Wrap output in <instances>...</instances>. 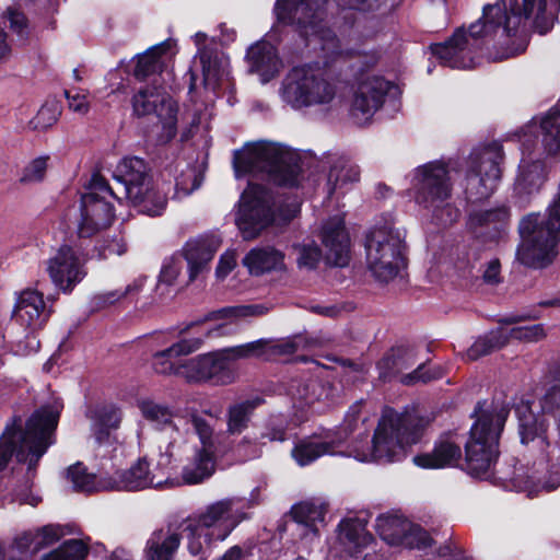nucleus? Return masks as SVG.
<instances>
[{"label":"nucleus","mask_w":560,"mask_h":560,"mask_svg":"<svg viewBox=\"0 0 560 560\" xmlns=\"http://www.w3.org/2000/svg\"><path fill=\"white\" fill-rule=\"evenodd\" d=\"M560 0H523L522 8L517 0H498L483 8L482 16L465 32L458 30L452 38L443 44L431 46L432 54L451 68L467 69L475 65L474 50L483 39L497 35L510 36L522 21L532 20L540 34L548 32L556 19Z\"/></svg>","instance_id":"obj_1"},{"label":"nucleus","mask_w":560,"mask_h":560,"mask_svg":"<svg viewBox=\"0 0 560 560\" xmlns=\"http://www.w3.org/2000/svg\"><path fill=\"white\" fill-rule=\"evenodd\" d=\"M60 412L51 406L36 409L22 427L20 417H13L0 435V474L12 458L27 465V476L34 478L42 457L56 443Z\"/></svg>","instance_id":"obj_2"},{"label":"nucleus","mask_w":560,"mask_h":560,"mask_svg":"<svg viewBox=\"0 0 560 560\" xmlns=\"http://www.w3.org/2000/svg\"><path fill=\"white\" fill-rule=\"evenodd\" d=\"M511 411L510 402L493 399L477 401L472 418H476L465 444V457L459 467L469 476L488 479L494 475L500 451L499 441Z\"/></svg>","instance_id":"obj_3"},{"label":"nucleus","mask_w":560,"mask_h":560,"mask_svg":"<svg viewBox=\"0 0 560 560\" xmlns=\"http://www.w3.org/2000/svg\"><path fill=\"white\" fill-rule=\"evenodd\" d=\"M252 506L249 500L231 497L208 504L183 520L179 528L187 539L189 553L206 559L215 542L225 540L242 521L249 517L243 510Z\"/></svg>","instance_id":"obj_4"},{"label":"nucleus","mask_w":560,"mask_h":560,"mask_svg":"<svg viewBox=\"0 0 560 560\" xmlns=\"http://www.w3.org/2000/svg\"><path fill=\"white\" fill-rule=\"evenodd\" d=\"M235 176L266 174L279 185H293L299 174L298 155L289 148L271 141L245 144L234 153Z\"/></svg>","instance_id":"obj_5"},{"label":"nucleus","mask_w":560,"mask_h":560,"mask_svg":"<svg viewBox=\"0 0 560 560\" xmlns=\"http://www.w3.org/2000/svg\"><path fill=\"white\" fill-rule=\"evenodd\" d=\"M324 3L325 0H278L275 11L280 22L296 25L301 35L320 45L328 61H335L352 51L343 48L335 34L322 25Z\"/></svg>","instance_id":"obj_6"},{"label":"nucleus","mask_w":560,"mask_h":560,"mask_svg":"<svg viewBox=\"0 0 560 560\" xmlns=\"http://www.w3.org/2000/svg\"><path fill=\"white\" fill-rule=\"evenodd\" d=\"M272 197L268 190L257 185H249L241 196L235 224L246 241L257 238L271 224H285L300 212L295 200L281 206L277 212L271 210Z\"/></svg>","instance_id":"obj_7"},{"label":"nucleus","mask_w":560,"mask_h":560,"mask_svg":"<svg viewBox=\"0 0 560 560\" xmlns=\"http://www.w3.org/2000/svg\"><path fill=\"white\" fill-rule=\"evenodd\" d=\"M452 188L447 165L442 161L425 163L412 173L411 191L416 203L431 211L443 224H450L457 218V210L448 202Z\"/></svg>","instance_id":"obj_8"},{"label":"nucleus","mask_w":560,"mask_h":560,"mask_svg":"<svg viewBox=\"0 0 560 560\" xmlns=\"http://www.w3.org/2000/svg\"><path fill=\"white\" fill-rule=\"evenodd\" d=\"M424 431L422 418L410 413L383 417L372 438L371 456L380 464L401 462L408 448L420 442Z\"/></svg>","instance_id":"obj_9"},{"label":"nucleus","mask_w":560,"mask_h":560,"mask_svg":"<svg viewBox=\"0 0 560 560\" xmlns=\"http://www.w3.org/2000/svg\"><path fill=\"white\" fill-rule=\"evenodd\" d=\"M406 231L390 222L374 225L365 237V264L380 282H389L405 266Z\"/></svg>","instance_id":"obj_10"},{"label":"nucleus","mask_w":560,"mask_h":560,"mask_svg":"<svg viewBox=\"0 0 560 560\" xmlns=\"http://www.w3.org/2000/svg\"><path fill=\"white\" fill-rule=\"evenodd\" d=\"M115 178L122 185L126 198L139 212L160 215L166 208L164 190L155 187L142 159L125 158L116 167Z\"/></svg>","instance_id":"obj_11"},{"label":"nucleus","mask_w":560,"mask_h":560,"mask_svg":"<svg viewBox=\"0 0 560 560\" xmlns=\"http://www.w3.org/2000/svg\"><path fill=\"white\" fill-rule=\"evenodd\" d=\"M280 95L283 102L296 109L327 105L337 96V85L318 68L295 67L283 79Z\"/></svg>","instance_id":"obj_12"},{"label":"nucleus","mask_w":560,"mask_h":560,"mask_svg":"<svg viewBox=\"0 0 560 560\" xmlns=\"http://www.w3.org/2000/svg\"><path fill=\"white\" fill-rule=\"evenodd\" d=\"M115 199L116 195L107 182L102 176L94 175L80 199L77 219L79 237H92L112 225L115 220Z\"/></svg>","instance_id":"obj_13"},{"label":"nucleus","mask_w":560,"mask_h":560,"mask_svg":"<svg viewBox=\"0 0 560 560\" xmlns=\"http://www.w3.org/2000/svg\"><path fill=\"white\" fill-rule=\"evenodd\" d=\"M502 160L503 153L497 144L471 155L465 186L469 199L481 200L494 192L502 176Z\"/></svg>","instance_id":"obj_14"},{"label":"nucleus","mask_w":560,"mask_h":560,"mask_svg":"<svg viewBox=\"0 0 560 560\" xmlns=\"http://www.w3.org/2000/svg\"><path fill=\"white\" fill-rule=\"evenodd\" d=\"M179 373L188 384L222 386L233 383L235 378L230 358L223 349L184 359Z\"/></svg>","instance_id":"obj_15"},{"label":"nucleus","mask_w":560,"mask_h":560,"mask_svg":"<svg viewBox=\"0 0 560 560\" xmlns=\"http://www.w3.org/2000/svg\"><path fill=\"white\" fill-rule=\"evenodd\" d=\"M85 261L80 247L62 244L47 259L46 271L57 289L70 293L86 276Z\"/></svg>","instance_id":"obj_16"},{"label":"nucleus","mask_w":560,"mask_h":560,"mask_svg":"<svg viewBox=\"0 0 560 560\" xmlns=\"http://www.w3.org/2000/svg\"><path fill=\"white\" fill-rule=\"evenodd\" d=\"M132 112L138 117L155 115L165 131L167 140L176 135V102L161 88L145 86L140 89L131 100Z\"/></svg>","instance_id":"obj_17"},{"label":"nucleus","mask_w":560,"mask_h":560,"mask_svg":"<svg viewBox=\"0 0 560 560\" xmlns=\"http://www.w3.org/2000/svg\"><path fill=\"white\" fill-rule=\"evenodd\" d=\"M390 83L370 73H361L353 86L350 114L357 125H364L382 107Z\"/></svg>","instance_id":"obj_18"},{"label":"nucleus","mask_w":560,"mask_h":560,"mask_svg":"<svg viewBox=\"0 0 560 560\" xmlns=\"http://www.w3.org/2000/svg\"><path fill=\"white\" fill-rule=\"evenodd\" d=\"M375 529L386 544L394 547L425 550L434 544V539L427 529L397 515L377 516Z\"/></svg>","instance_id":"obj_19"},{"label":"nucleus","mask_w":560,"mask_h":560,"mask_svg":"<svg viewBox=\"0 0 560 560\" xmlns=\"http://www.w3.org/2000/svg\"><path fill=\"white\" fill-rule=\"evenodd\" d=\"M518 419L521 443L530 446L538 453V458L549 460L550 441L548 438L549 421L544 413H535L529 401L515 408Z\"/></svg>","instance_id":"obj_20"},{"label":"nucleus","mask_w":560,"mask_h":560,"mask_svg":"<svg viewBox=\"0 0 560 560\" xmlns=\"http://www.w3.org/2000/svg\"><path fill=\"white\" fill-rule=\"evenodd\" d=\"M324 258L334 267H345L350 261V237L345 226L343 215L337 213L330 217L322 228Z\"/></svg>","instance_id":"obj_21"},{"label":"nucleus","mask_w":560,"mask_h":560,"mask_svg":"<svg viewBox=\"0 0 560 560\" xmlns=\"http://www.w3.org/2000/svg\"><path fill=\"white\" fill-rule=\"evenodd\" d=\"M201 339H180L173 343L171 347L158 351L152 357V369L156 374L160 375H175L180 377L179 369L182 366L183 359L180 355H187L201 346Z\"/></svg>","instance_id":"obj_22"},{"label":"nucleus","mask_w":560,"mask_h":560,"mask_svg":"<svg viewBox=\"0 0 560 560\" xmlns=\"http://www.w3.org/2000/svg\"><path fill=\"white\" fill-rule=\"evenodd\" d=\"M265 361H277L278 359L294 354L300 348L313 349L324 347L332 341L330 336H314L298 334L283 339L265 338Z\"/></svg>","instance_id":"obj_23"},{"label":"nucleus","mask_w":560,"mask_h":560,"mask_svg":"<svg viewBox=\"0 0 560 560\" xmlns=\"http://www.w3.org/2000/svg\"><path fill=\"white\" fill-rule=\"evenodd\" d=\"M526 317H502L498 322L500 326L485 335L479 336L467 349L466 357L469 361H477L505 347L509 342L508 326L520 323ZM537 319L538 317H532Z\"/></svg>","instance_id":"obj_24"},{"label":"nucleus","mask_w":560,"mask_h":560,"mask_svg":"<svg viewBox=\"0 0 560 560\" xmlns=\"http://www.w3.org/2000/svg\"><path fill=\"white\" fill-rule=\"evenodd\" d=\"M176 52V40L172 38L152 46L138 56L133 75L139 80H144L151 74L162 71Z\"/></svg>","instance_id":"obj_25"},{"label":"nucleus","mask_w":560,"mask_h":560,"mask_svg":"<svg viewBox=\"0 0 560 560\" xmlns=\"http://www.w3.org/2000/svg\"><path fill=\"white\" fill-rule=\"evenodd\" d=\"M284 254L273 246H256L242 259V265L253 277H261L285 269Z\"/></svg>","instance_id":"obj_26"},{"label":"nucleus","mask_w":560,"mask_h":560,"mask_svg":"<svg viewBox=\"0 0 560 560\" xmlns=\"http://www.w3.org/2000/svg\"><path fill=\"white\" fill-rule=\"evenodd\" d=\"M247 60L250 71L257 73L262 83L275 78L283 67L276 48L264 40L249 47Z\"/></svg>","instance_id":"obj_27"},{"label":"nucleus","mask_w":560,"mask_h":560,"mask_svg":"<svg viewBox=\"0 0 560 560\" xmlns=\"http://www.w3.org/2000/svg\"><path fill=\"white\" fill-rule=\"evenodd\" d=\"M462 460L460 447L452 441L440 440L434 443L429 453H421L413 457V463L423 469H442L459 466Z\"/></svg>","instance_id":"obj_28"},{"label":"nucleus","mask_w":560,"mask_h":560,"mask_svg":"<svg viewBox=\"0 0 560 560\" xmlns=\"http://www.w3.org/2000/svg\"><path fill=\"white\" fill-rule=\"evenodd\" d=\"M200 440L202 446L197 450L194 464L185 466L182 471V478L187 485L201 483L214 472L213 444L203 434L200 435Z\"/></svg>","instance_id":"obj_29"},{"label":"nucleus","mask_w":560,"mask_h":560,"mask_svg":"<svg viewBox=\"0 0 560 560\" xmlns=\"http://www.w3.org/2000/svg\"><path fill=\"white\" fill-rule=\"evenodd\" d=\"M365 520L343 518L338 524V535L340 541L349 548L351 556L361 553L362 550L374 541L373 535L366 529Z\"/></svg>","instance_id":"obj_30"},{"label":"nucleus","mask_w":560,"mask_h":560,"mask_svg":"<svg viewBox=\"0 0 560 560\" xmlns=\"http://www.w3.org/2000/svg\"><path fill=\"white\" fill-rule=\"evenodd\" d=\"M547 177L544 163L539 160L530 161L523 158L514 184V190L521 196L539 191Z\"/></svg>","instance_id":"obj_31"},{"label":"nucleus","mask_w":560,"mask_h":560,"mask_svg":"<svg viewBox=\"0 0 560 560\" xmlns=\"http://www.w3.org/2000/svg\"><path fill=\"white\" fill-rule=\"evenodd\" d=\"M317 434L299 439L292 450L291 457L300 467H305L326 454L332 453L336 444L332 441H317Z\"/></svg>","instance_id":"obj_32"},{"label":"nucleus","mask_w":560,"mask_h":560,"mask_svg":"<svg viewBox=\"0 0 560 560\" xmlns=\"http://www.w3.org/2000/svg\"><path fill=\"white\" fill-rule=\"evenodd\" d=\"M183 533L156 529L147 541L145 556L148 560H172L180 545Z\"/></svg>","instance_id":"obj_33"},{"label":"nucleus","mask_w":560,"mask_h":560,"mask_svg":"<svg viewBox=\"0 0 560 560\" xmlns=\"http://www.w3.org/2000/svg\"><path fill=\"white\" fill-rule=\"evenodd\" d=\"M180 271L182 265L179 261L171 260L166 262L160 272L159 281L155 285L154 296L150 301L144 298L141 301L139 311H150V305L161 304L171 299L175 293L174 284Z\"/></svg>","instance_id":"obj_34"},{"label":"nucleus","mask_w":560,"mask_h":560,"mask_svg":"<svg viewBox=\"0 0 560 560\" xmlns=\"http://www.w3.org/2000/svg\"><path fill=\"white\" fill-rule=\"evenodd\" d=\"M327 504L315 501H302L292 505L290 515L299 525L304 526L306 533L318 535V524H324Z\"/></svg>","instance_id":"obj_35"},{"label":"nucleus","mask_w":560,"mask_h":560,"mask_svg":"<svg viewBox=\"0 0 560 560\" xmlns=\"http://www.w3.org/2000/svg\"><path fill=\"white\" fill-rule=\"evenodd\" d=\"M184 252L188 264L189 281H194L207 269L215 248L202 241H190L186 244Z\"/></svg>","instance_id":"obj_36"},{"label":"nucleus","mask_w":560,"mask_h":560,"mask_svg":"<svg viewBox=\"0 0 560 560\" xmlns=\"http://www.w3.org/2000/svg\"><path fill=\"white\" fill-rule=\"evenodd\" d=\"M149 462L145 457L139 458L129 469L117 472L119 489L139 491L152 483Z\"/></svg>","instance_id":"obj_37"},{"label":"nucleus","mask_w":560,"mask_h":560,"mask_svg":"<svg viewBox=\"0 0 560 560\" xmlns=\"http://www.w3.org/2000/svg\"><path fill=\"white\" fill-rule=\"evenodd\" d=\"M411 353L408 345H397L392 347L384 357L377 362L380 380L383 382L393 381L406 365L407 357Z\"/></svg>","instance_id":"obj_38"},{"label":"nucleus","mask_w":560,"mask_h":560,"mask_svg":"<svg viewBox=\"0 0 560 560\" xmlns=\"http://www.w3.org/2000/svg\"><path fill=\"white\" fill-rule=\"evenodd\" d=\"M12 312L13 315H40L55 311L46 303L40 292L34 289H25L15 293V302Z\"/></svg>","instance_id":"obj_39"},{"label":"nucleus","mask_w":560,"mask_h":560,"mask_svg":"<svg viewBox=\"0 0 560 560\" xmlns=\"http://www.w3.org/2000/svg\"><path fill=\"white\" fill-rule=\"evenodd\" d=\"M144 282L145 278H139L124 290L105 291L94 294L90 300L91 312L97 313L108 310L112 305L119 303L125 296L141 291Z\"/></svg>","instance_id":"obj_40"},{"label":"nucleus","mask_w":560,"mask_h":560,"mask_svg":"<svg viewBox=\"0 0 560 560\" xmlns=\"http://www.w3.org/2000/svg\"><path fill=\"white\" fill-rule=\"evenodd\" d=\"M360 171L358 166L350 162L339 159L330 167L327 177V192L332 195L337 190L343 188L347 184L358 182Z\"/></svg>","instance_id":"obj_41"},{"label":"nucleus","mask_w":560,"mask_h":560,"mask_svg":"<svg viewBox=\"0 0 560 560\" xmlns=\"http://www.w3.org/2000/svg\"><path fill=\"white\" fill-rule=\"evenodd\" d=\"M510 219V210L505 205L488 209H479L469 215V224L472 228L493 226L503 228Z\"/></svg>","instance_id":"obj_42"},{"label":"nucleus","mask_w":560,"mask_h":560,"mask_svg":"<svg viewBox=\"0 0 560 560\" xmlns=\"http://www.w3.org/2000/svg\"><path fill=\"white\" fill-rule=\"evenodd\" d=\"M201 172L191 165L179 163L176 166L175 191L177 197H185L198 189L202 183Z\"/></svg>","instance_id":"obj_43"},{"label":"nucleus","mask_w":560,"mask_h":560,"mask_svg":"<svg viewBox=\"0 0 560 560\" xmlns=\"http://www.w3.org/2000/svg\"><path fill=\"white\" fill-rule=\"evenodd\" d=\"M261 401V398H256L231 406L228 412V431L232 434L242 433L248 425L252 411Z\"/></svg>","instance_id":"obj_44"},{"label":"nucleus","mask_w":560,"mask_h":560,"mask_svg":"<svg viewBox=\"0 0 560 560\" xmlns=\"http://www.w3.org/2000/svg\"><path fill=\"white\" fill-rule=\"evenodd\" d=\"M539 128L545 150L556 153L560 149V112L548 113L541 118Z\"/></svg>","instance_id":"obj_45"},{"label":"nucleus","mask_w":560,"mask_h":560,"mask_svg":"<svg viewBox=\"0 0 560 560\" xmlns=\"http://www.w3.org/2000/svg\"><path fill=\"white\" fill-rule=\"evenodd\" d=\"M89 546L82 539L65 540L57 549L50 551L42 560H85Z\"/></svg>","instance_id":"obj_46"},{"label":"nucleus","mask_w":560,"mask_h":560,"mask_svg":"<svg viewBox=\"0 0 560 560\" xmlns=\"http://www.w3.org/2000/svg\"><path fill=\"white\" fill-rule=\"evenodd\" d=\"M203 80L207 86L215 88L217 83L228 73V61L215 57L211 59L206 52L200 51Z\"/></svg>","instance_id":"obj_47"},{"label":"nucleus","mask_w":560,"mask_h":560,"mask_svg":"<svg viewBox=\"0 0 560 560\" xmlns=\"http://www.w3.org/2000/svg\"><path fill=\"white\" fill-rule=\"evenodd\" d=\"M48 162V155H40L31 160L21 172L20 183L24 185L42 183L46 177Z\"/></svg>","instance_id":"obj_48"},{"label":"nucleus","mask_w":560,"mask_h":560,"mask_svg":"<svg viewBox=\"0 0 560 560\" xmlns=\"http://www.w3.org/2000/svg\"><path fill=\"white\" fill-rule=\"evenodd\" d=\"M67 478L72 482L75 491L91 492L94 490L95 475L90 474L81 462L68 467Z\"/></svg>","instance_id":"obj_49"},{"label":"nucleus","mask_w":560,"mask_h":560,"mask_svg":"<svg viewBox=\"0 0 560 560\" xmlns=\"http://www.w3.org/2000/svg\"><path fill=\"white\" fill-rule=\"evenodd\" d=\"M265 338L247 343L223 348L225 354L232 360L256 358L265 361Z\"/></svg>","instance_id":"obj_50"},{"label":"nucleus","mask_w":560,"mask_h":560,"mask_svg":"<svg viewBox=\"0 0 560 560\" xmlns=\"http://www.w3.org/2000/svg\"><path fill=\"white\" fill-rule=\"evenodd\" d=\"M60 114L61 109L58 103H46L30 120V126L34 130H46L58 121Z\"/></svg>","instance_id":"obj_51"},{"label":"nucleus","mask_w":560,"mask_h":560,"mask_svg":"<svg viewBox=\"0 0 560 560\" xmlns=\"http://www.w3.org/2000/svg\"><path fill=\"white\" fill-rule=\"evenodd\" d=\"M289 421L282 416L271 417L261 433L262 440L284 442L288 440Z\"/></svg>","instance_id":"obj_52"},{"label":"nucleus","mask_w":560,"mask_h":560,"mask_svg":"<svg viewBox=\"0 0 560 560\" xmlns=\"http://www.w3.org/2000/svg\"><path fill=\"white\" fill-rule=\"evenodd\" d=\"M101 259H108L114 256H121L127 252V244L121 234L105 238L95 247Z\"/></svg>","instance_id":"obj_53"},{"label":"nucleus","mask_w":560,"mask_h":560,"mask_svg":"<svg viewBox=\"0 0 560 560\" xmlns=\"http://www.w3.org/2000/svg\"><path fill=\"white\" fill-rule=\"evenodd\" d=\"M300 268L314 269L322 258V253L315 243H305L294 247Z\"/></svg>","instance_id":"obj_54"},{"label":"nucleus","mask_w":560,"mask_h":560,"mask_svg":"<svg viewBox=\"0 0 560 560\" xmlns=\"http://www.w3.org/2000/svg\"><path fill=\"white\" fill-rule=\"evenodd\" d=\"M139 408L142 416L150 421H156L163 424L170 423L172 412L168 407L159 405L152 400H143Z\"/></svg>","instance_id":"obj_55"},{"label":"nucleus","mask_w":560,"mask_h":560,"mask_svg":"<svg viewBox=\"0 0 560 560\" xmlns=\"http://www.w3.org/2000/svg\"><path fill=\"white\" fill-rule=\"evenodd\" d=\"M508 336L510 339H517L524 341H536L545 336V330L541 324H534L527 326H508Z\"/></svg>","instance_id":"obj_56"},{"label":"nucleus","mask_w":560,"mask_h":560,"mask_svg":"<svg viewBox=\"0 0 560 560\" xmlns=\"http://www.w3.org/2000/svg\"><path fill=\"white\" fill-rule=\"evenodd\" d=\"M35 534L37 541L34 551H38L57 542L62 536V530L60 525L48 524L37 528Z\"/></svg>","instance_id":"obj_57"},{"label":"nucleus","mask_w":560,"mask_h":560,"mask_svg":"<svg viewBox=\"0 0 560 560\" xmlns=\"http://www.w3.org/2000/svg\"><path fill=\"white\" fill-rule=\"evenodd\" d=\"M270 311V307L266 304H247L224 307L217 315H262Z\"/></svg>","instance_id":"obj_58"},{"label":"nucleus","mask_w":560,"mask_h":560,"mask_svg":"<svg viewBox=\"0 0 560 560\" xmlns=\"http://www.w3.org/2000/svg\"><path fill=\"white\" fill-rule=\"evenodd\" d=\"M7 19L10 22L11 30L19 36V37H27L28 35V23L25 18V15L13 8H9L7 11Z\"/></svg>","instance_id":"obj_59"},{"label":"nucleus","mask_w":560,"mask_h":560,"mask_svg":"<svg viewBox=\"0 0 560 560\" xmlns=\"http://www.w3.org/2000/svg\"><path fill=\"white\" fill-rule=\"evenodd\" d=\"M237 265L235 250H226L221 255L215 268V277L218 280H224Z\"/></svg>","instance_id":"obj_60"},{"label":"nucleus","mask_w":560,"mask_h":560,"mask_svg":"<svg viewBox=\"0 0 560 560\" xmlns=\"http://www.w3.org/2000/svg\"><path fill=\"white\" fill-rule=\"evenodd\" d=\"M304 311L319 313L323 315H338L341 313L354 312L355 305L353 303H343V304H339V305L323 306L317 303H312L308 306L304 307Z\"/></svg>","instance_id":"obj_61"},{"label":"nucleus","mask_w":560,"mask_h":560,"mask_svg":"<svg viewBox=\"0 0 560 560\" xmlns=\"http://www.w3.org/2000/svg\"><path fill=\"white\" fill-rule=\"evenodd\" d=\"M69 108L78 114L84 115L90 109L88 95L80 91L66 92Z\"/></svg>","instance_id":"obj_62"},{"label":"nucleus","mask_w":560,"mask_h":560,"mask_svg":"<svg viewBox=\"0 0 560 560\" xmlns=\"http://www.w3.org/2000/svg\"><path fill=\"white\" fill-rule=\"evenodd\" d=\"M98 422L107 429H116L120 422L119 409L114 406H106L98 412Z\"/></svg>","instance_id":"obj_63"},{"label":"nucleus","mask_w":560,"mask_h":560,"mask_svg":"<svg viewBox=\"0 0 560 560\" xmlns=\"http://www.w3.org/2000/svg\"><path fill=\"white\" fill-rule=\"evenodd\" d=\"M486 284L494 287L501 282V265L498 259L490 260L482 275Z\"/></svg>","instance_id":"obj_64"}]
</instances>
